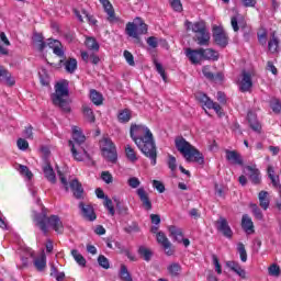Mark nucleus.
I'll list each match as a JSON object with an SVG mask.
<instances>
[{
	"label": "nucleus",
	"instance_id": "f257e3e1",
	"mask_svg": "<svg viewBox=\"0 0 281 281\" xmlns=\"http://www.w3.org/2000/svg\"><path fill=\"white\" fill-rule=\"evenodd\" d=\"M130 137L137 146L138 150L151 161V166H157V145L153 132L146 125L133 124L130 128Z\"/></svg>",
	"mask_w": 281,
	"mask_h": 281
},
{
	"label": "nucleus",
	"instance_id": "f03ea898",
	"mask_svg": "<svg viewBox=\"0 0 281 281\" xmlns=\"http://www.w3.org/2000/svg\"><path fill=\"white\" fill-rule=\"evenodd\" d=\"M85 142H87V136L82 133V128L72 126V140L68 142V146L76 161H83L85 157L86 159H91V155L85 148Z\"/></svg>",
	"mask_w": 281,
	"mask_h": 281
},
{
	"label": "nucleus",
	"instance_id": "7ed1b4c3",
	"mask_svg": "<svg viewBox=\"0 0 281 281\" xmlns=\"http://www.w3.org/2000/svg\"><path fill=\"white\" fill-rule=\"evenodd\" d=\"M35 223L40 227L43 234H49V227L56 232V234H63L65 226L58 215L47 216V209L43 207L42 212L35 215Z\"/></svg>",
	"mask_w": 281,
	"mask_h": 281
},
{
	"label": "nucleus",
	"instance_id": "20e7f679",
	"mask_svg": "<svg viewBox=\"0 0 281 281\" xmlns=\"http://www.w3.org/2000/svg\"><path fill=\"white\" fill-rule=\"evenodd\" d=\"M176 148L180 155H182L188 164L194 162L203 166L205 164V157L203 154L194 147L186 138L179 136L175 139Z\"/></svg>",
	"mask_w": 281,
	"mask_h": 281
},
{
	"label": "nucleus",
	"instance_id": "39448f33",
	"mask_svg": "<svg viewBox=\"0 0 281 281\" xmlns=\"http://www.w3.org/2000/svg\"><path fill=\"white\" fill-rule=\"evenodd\" d=\"M69 81L63 80L55 85V93L52 94V102L55 106H59L66 113L71 111L69 108Z\"/></svg>",
	"mask_w": 281,
	"mask_h": 281
},
{
	"label": "nucleus",
	"instance_id": "423d86ee",
	"mask_svg": "<svg viewBox=\"0 0 281 281\" xmlns=\"http://www.w3.org/2000/svg\"><path fill=\"white\" fill-rule=\"evenodd\" d=\"M184 25L190 32L192 30L195 34L194 41L200 47H209L210 46V32L207 31V26L205 25L204 21H199L195 23H192L190 21H186Z\"/></svg>",
	"mask_w": 281,
	"mask_h": 281
},
{
	"label": "nucleus",
	"instance_id": "0eeeda50",
	"mask_svg": "<svg viewBox=\"0 0 281 281\" xmlns=\"http://www.w3.org/2000/svg\"><path fill=\"white\" fill-rule=\"evenodd\" d=\"M125 33L131 38H135V43L142 44V38L139 36L148 34V24L142 20V18H136L134 22H128L125 26Z\"/></svg>",
	"mask_w": 281,
	"mask_h": 281
},
{
	"label": "nucleus",
	"instance_id": "6e6552de",
	"mask_svg": "<svg viewBox=\"0 0 281 281\" xmlns=\"http://www.w3.org/2000/svg\"><path fill=\"white\" fill-rule=\"evenodd\" d=\"M100 148L102 156L110 161V164H117V149L111 138H102L100 140Z\"/></svg>",
	"mask_w": 281,
	"mask_h": 281
},
{
	"label": "nucleus",
	"instance_id": "1a4fd4ad",
	"mask_svg": "<svg viewBox=\"0 0 281 281\" xmlns=\"http://www.w3.org/2000/svg\"><path fill=\"white\" fill-rule=\"evenodd\" d=\"M195 98L198 102L202 104V106H206V109H213V111H215L218 117H223V115H225V112H223V108L221 106V104L212 101V99H210L207 94L200 92L195 95Z\"/></svg>",
	"mask_w": 281,
	"mask_h": 281
},
{
	"label": "nucleus",
	"instance_id": "9d476101",
	"mask_svg": "<svg viewBox=\"0 0 281 281\" xmlns=\"http://www.w3.org/2000/svg\"><path fill=\"white\" fill-rule=\"evenodd\" d=\"M61 60H59L58 64L55 63H50V67H57V69H60V67H65V71L67 74H75L76 69H78V60L76 58H68L66 59V57H60ZM66 59V60H65Z\"/></svg>",
	"mask_w": 281,
	"mask_h": 281
},
{
	"label": "nucleus",
	"instance_id": "9b49d317",
	"mask_svg": "<svg viewBox=\"0 0 281 281\" xmlns=\"http://www.w3.org/2000/svg\"><path fill=\"white\" fill-rule=\"evenodd\" d=\"M156 240L165 249L166 256H175V246H172V243H170V239H168L164 232L157 233Z\"/></svg>",
	"mask_w": 281,
	"mask_h": 281
},
{
	"label": "nucleus",
	"instance_id": "f8f14e48",
	"mask_svg": "<svg viewBox=\"0 0 281 281\" xmlns=\"http://www.w3.org/2000/svg\"><path fill=\"white\" fill-rule=\"evenodd\" d=\"M252 87H254V81L251 79V72L247 70H243L241 80L239 82V91H241V93H247L251 91Z\"/></svg>",
	"mask_w": 281,
	"mask_h": 281
},
{
	"label": "nucleus",
	"instance_id": "ddd939ff",
	"mask_svg": "<svg viewBox=\"0 0 281 281\" xmlns=\"http://www.w3.org/2000/svg\"><path fill=\"white\" fill-rule=\"evenodd\" d=\"M136 194L143 205V209H145L146 212H150V210H153V201H150V195L146 189H144V187L138 188L136 190Z\"/></svg>",
	"mask_w": 281,
	"mask_h": 281
},
{
	"label": "nucleus",
	"instance_id": "4468645a",
	"mask_svg": "<svg viewBox=\"0 0 281 281\" xmlns=\"http://www.w3.org/2000/svg\"><path fill=\"white\" fill-rule=\"evenodd\" d=\"M79 210L81 211V216L86 221L93 222L95 218H98V215H95V210L91 204H85V202H79Z\"/></svg>",
	"mask_w": 281,
	"mask_h": 281
},
{
	"label": "nucleus",
	"instance_id": "2eb2a0df",
	"mask_svg": "<svg viewBox=\"0 0 281 281\" xmlns=\"http://www.w3.org/2000/svg\"><path fill=\"white\" fill-rule=\"evenodd\" d=\"M213 38L220 47H227V43L229 41V37H227V33L218 26L214 27L213 32Z\"/></svg>",
	"mask_w": 281,
	"mask_h": 281
},
{
	"label": "nucleus",
	"instance_id": "dca6fc26",
	"mask_svg": "<svg viewBox=\"0 0 281 281\" xmlns=\"http://www.w3.org/2000/svg\"><path fill=\"white\" fill-rule=\"evenodd\" d=\"M69 188L72 192V195L77 200H82L85 199V188H82V183L78 181V179H74L69 182Z\"/></svg>",
	"mask_w": 281,
	"mask_h": 281
},
{
	"label": "nucleus",
	"instance_id": "f3484780",
	"mask_svg": "<svg viewBox=\"0 0 281 281\" xmlns=\"http://www.w3.org/2000/svg\"><path fill=\"white\" fill-rule=\"evenodd\" d=\"M46 47L53 49V54H55V56H58V58H65V50H63V44L60 43V41L48 38L46 42Z\"/></svg>",
	"mask_w": 281,
	"mask_h": 281
},
{
	"label": "nucleus",
	"instance_id": "a211bd4d",
	"mask_svg": "<svg viewBox=\"0 0 281 281\" xmlns=\"http://www.w3.org/2000/svg\"><path fill=\"white\" fill-rule=\"evenodd\" d=\"M226 267L231 269V271L236 273V276L241 278V280H247V270H245V268H243V266H240L238 261H234V260L227 261Z\"/></svg>",
	"mask_w": 281,
	"mask_h": 281
},
{
	"label": "nucleus",
	"instance_id": "6ab92c4d",
	"mask_svg": "<svg viewBox=\"0 0 281 281\" xmlns=\"http://www.w3.org/2000/svg\"><path fill=\"white\" fill-rule=\"evenodd\" d=\"M186 56L187 58H189L192 65H199V63L203 60V53H201V48H198V49L187 48Z\"/></svg>",
	"mask_w": 281,
	"mask_h": 281
},
{
	"label": "nucleus",
	"instance_id": "aec40b11",
	"mask_svg": "<svg viewBox=\"0 0 281 281\" xmlns=\"http://www.w3.org/2000/svg\"><path fill=\"white\" fill-rule=\"evenodd\" d=\"M217 225L218 232H221L225 238H232V236H234V232L232 231V227H229L226 218L221 217L217 221Z\"/></svg>",
	"mask_w": 281,
	"mask_h": 281
},
{
	"label": "nucleus",
	"instance_id": "412c9836",
	"mask_svg": "<svg viewBox=\"0 0 281 281\" xmlns=\"http://www.w3.org/2000/svg\"><path fill=\"white\" fill-rule=\"evenodd\" d=\"M248 124L255 133H260L262 131V125L258 122V115L255 112L249 111L247 113Z\"/></svg>",
	"mask_w": 281,
	"mask_h": 281
},
{
	"label": "nucleus",
	"instance_id": "4be33fe9",
	"mask_svg": "<svg viewBox=\"0 0 281 281\" xmlns=\"http://www.w3.org/2000/svg\"><path fill=\"white\" fill-rule=\"evenodd\" d=\"M226 160L233 164L234 166H243V156L236 150L225 149Z\"/></svg>",
	"mask_w": 281,
	"mask_h": 281
},
{
	"label": "nucleus",
	"instance_id": "5701e85b",
	"mask_svg": "<svg viewBox=\"0 0 281 281\" xmlns=\"http://www.w3.org/2000/svg\"><path fill=\"white\" fill-rule=\"evenodd\" d=\"M202 74L204 78H206V80H210L211 82H215V80H223V74L222 72L214 74L212 71V67L210 66H204L202 68Z\"/></svg>",
	"mask_w": 281,
	"mask_h": 281
},
{
	"label": "nucleus",
	"instance_id": "b1692460",
	"mask_svg": "<svg viewBox=\"0 0 281 281\" xmlns=\"http://www.w3.org/2000/svg\"><path fill=\"white\" fill-rule=\"evenodd\" d=\"M0 82H3L8 87H14L15 85L12 74H10L9 70L3 66H0Z\"/></svg>",
	"mask_w": 281,
	"mask_h": 281
},
{
	"label": "nucleus",
	"instance_id": "393cba45",
	"mask_svg": "<svg viewBox=\"0 0 281 281\" xmlns=\"http://www.w3.org/2000/svg\"><path fill=\"white\" fill-rule=\"evenodd\" d=\"M168 232H169V236L171 238H173V240H176V243H181L183 240V229H181L175 225H170L168 227Z\"/></svg>",
	"mask_w": 281,
	"mask_h": 281
},
{
	"label": "nucleus",
	"instance_id": "a878e982",
	"mask_svg": "<svg viewBox=\"0 0 281 281\" xmlns=\"http://www.w3.org/2000/svg\"><path fill=\"white\" fill-rule=\"evenodd\" d=\"M33 43L35 47H37L38 52H44L47 47V43L45 42V37L41 33L33 34Z\"/></svg>",
	"mask_w": 281,
	"mask_h": 281
},
{
	"label": "nucleus",
	"instance_id": "bb28decb",
	"mask_svg": "<svg viewBox=\"0 0 281 281\" xmlns=\"http://www.w3.org/2000/svg\"><path fill=\"white\" fill-rule=\"evenodd\" d=\"M33 265L36 271H45V269H47V256H45V254H42L40 257L34 259Z\"/></svg>",
	"mask_w": 281,
	"mask_h": 281
},
{
	"label": "nucleus",
	"instance_id": "cd10ccee",
	"mask_svg": "<svg viewBox=\"0 0 281 281\" xmlns=\"http://www.w3.org/2000/svg\"><path fill=\"white\" fill-rule=\"evenodd\" d=\"M104 12L108 14V21L110 23H121L122 20L117 16H115V9H113V4L110 2V4L105 5Z\"/></svg>",
	"mask_w": 281,
	"mask_h": 281
},
{
	"label": "nucleus",
	"instance_id": "c85d7f7f",
	"mask_svg": "<svg viewBox=\"0 0 281 281\" xmlns=\"http://www.w3.org/2000/svg\"><path fill=\"white\" fill-rule=\"evenodd\" d=\"M247 170L249 171V179L251 183H254V186H260V181H262V179L260 178V170L251 166H248Z\"/></svg>",
	"mask_w": 281,
	"mask_h": 281
},
{
	"label": "nucleus",
	"instance_id": "c756f323",
	"mask_svg": "<svg viewBox=\"0 0 281 281\" xmlns=\"http://www.w3.org/2000/svg\"><path fill=\"white\" fill-rule=\"evenodd\" d=\"M43 172L47 181L50 183H56V172H54V168H52V165L47 162L43 167Z\"/></svg>",
	"mask_w": 281,
	"mask_h": 281
},
{
	"label": "nucleus",
	"instance_id": "7c9ffc66",
	"mask_svg": "<svg viewBox=\"0 0 281 281\" xmlns=\"http://www.w3.org/2000/svg\"><path fill=\"white\" fill-rule=\"evenodd\" d=\"M278 47H280V40L278 38V35H276V32H272L268 42V49L271 54H276Z\"/></svg>",
	"mask_w": 281,
	"mask_h": 281
},
{
	"label": "nucleus",
	"instance_id": "2f4dec72",
	"mask_svg": "<svg viewBox=\"0 0 281 281\" xmlns=\"http://www.w3.org/2000/svg\"><path fill=\"white\" fill-rule=\"evenodd\" d=\"M167 271L171 278H179L181 276V263L179 262H172L167 267Z\"/></svg>",
	"mask_w": 281,
	"mask_h": 281
},
{
	"label": "nucleus",
	"instance_id": "473e14b6",
	"mask_svg": "<svg viewBox=\"0 0 281 281\" xmlns=\"http://www.w3.org/2000/svg\"><path fill=\"white\" fill-rule=\"evenodd\" d=\"M201 54L203 60H218V53L213 48H201Z\"/></svg>",
	"mask_w": 281,
	"mask_h": 281
},
{
	"label": "nucleus",
	"instance_id": "72a5a7b5",
	"mask_svg": "<svg viewBox=\"0 0 281 281\" xmlns=\"http://www.w3.org/2000/svg\"><path fill=\"white\" fill-rule=\"evenodd\" d=\"M241 228L244 229V232H250L251 234H254L255 232L254 221H251L248 214H244L241 217Z\"/></svg>",
	"mask_w": 281,
	"mask_h": 281
},
{
	"label": "nucleus",
	"instance_id": "f704fd0d",
	"mask_svg": "<svg viewBox=\"0 0 281 281\" xmlns=\"http://www.w3.org/2000/svg\"><path fill=\"white\" fill-rule=\"evenodd\" d=\"M90 100L95 104V106H101V104L104 102V97L102 93L98 92V90L92 89L90 90Z\"/></svg>",
	"mask_w": 281,
	"mask_h": 281
},
{
	"label": "nucleus",
	"instance_id": "c9c22d12",
	"mask_svg": "<svg viewBox=\"0 0 281 281\" xmlns=\"http://www.w3.org/2000/svg\"><path fill=\"white\" fill-rule=\"evenodd\" d=\"M131 117H133V113L128 109L121 110L117 114L121 124H127V122H131Z\"/></svg>",
	"mask_w": 281,
	"mask_h": 281
},
{
	"label": "nucleus",
	"instance_id": "e433bc0d",
	"mask_svg": "<svg viewBox=\"0 0 281 281\" xmlns=\"http://www.w3.org/2000/svg\"><path fill=\"white\" fill-rule=\"evenodd\" d=\"M258 199L260 207H262V210H269V192L260 191L258 194Z\"/></svg>",
	"mask_w": 281,
	"mask_h": 281
},
{
	"label": "nucleus",
	"instance_id": "4c0bfd02",
	"mask_svg": "<svg viewBox=\"0 0 281 281\" xmlns=\"http://www.w3.org/2000/svg\"><path fill=\"white\" fill-rule=\"evenodd\" d=\"M269 106L272 110V113H274L276 115H280L281 113V100L273 97L270 99L269 101Z\"/></svg>",
	"mask_w": 281,
	"mask_h": 281
},
{
	"label": "nucleus",
	"instance_id": "58836bf2",
	"mask_svg": "<svg viewBox=\"0 0 281 281\" xmlns=\"http://www.w3.org/2000/svg\"><path fill=\"white\" fill-rule=\"evenodd\" d=\"M268 177L273 188H280V176H276V170L271 166L268 167Z\"/></svg>",
	"mask_w": 281,
	"mask_h": 281
},
{
	"label": "nucleus",
	"instance_id": "ea45409f",
	"mask_svg": "<svg viewBox=\"0 0 281 281\" xmlns=\"http://www.w3.org/2000/svg\"><path fill=\"white\" fill-rule=\"evenodd\" d=\"M82 113L85 115V117H87L88 122H90V124H93L95 122V114H93V109H91V106L83 104L82 105Z\"/></svg>",
	"mask_w": 281,
	"mask_h": 281
},
{
	"label": "nucleus",
	"instance_id": "a19ab883",
	"mask_svg": "<svg viewBox=\"0 0 281 281\" xmlns=\"http://www.w3.org/2000/svg\"><path fill=\"white\" fill-rule=\"evenodd\" d=\"M71 256L74 260L79 263L80 267H87V259H85V256L80 254L77 249L71 250Z\"/></svg>",
	"mask_w": 281,
	"mask_h": 281
},
{
	"label": "nucleus",
	"instance_id": "79ce46f5",
	"mask_svg": "<svg viewBox=\"0 0 281 281\" xmlns=\"http://www.w3.org/2000/svg\"><path fill=\"white\" fill-rule=\"evenodd\" d=\"M125 156L132 164H135V161H137V153L131 145L125 146Z\"/></svg>",
	"mask_w": 281,
	"mask_h": 281
},
{
	"label": "nucleus",
	"instance_id": "37998d69",
	"mask_svg": "<svg viewBox=\"0 0 281 281\" xmlns=\"http://www.w3.org/2000/svg\"><path fill=\"white\" fill-rule=\"evenodd\" d=\"M114 202L116 203L117 214H120V216H128V206L119 199H115Z\"/></svg>",
	"mask_w": 281,
	"mask_h": 281
},
{
	"label": "nucleus",
	"instance_id": "c03bdc74",
	"mask_svg": "<svg viewBox=\"0 0 281 281\" xmlns=\"http://www.w3.org/2000/svg\"><path fill=\"white\" fill-rule=\"evenodd\" d=\"M86 47L92 52H100V44H98V41H95L94 37L86 38Z\"/></svg>",
	"mask_w": 281,
	"mask_h": 281
},
{
	"label": "nucleus",
	"instance_id": "a18cd8bd",
	"mask_svg": "<svg viewBox=\"0 0 281 281\" xmlns=\"http://www.w3.org/2000/svg\"><path fill=\"white\" fill-rule=\"evenodd\" d=\"M154 65L157 74H159L164 82H168V76L166 75V69H164V66L159 61H157V59H154Z\"/></svg>",
	"mask_w": 281,
	"mask_h": 281
},
{
	"label": "nucleus",
	"instance_id": "49530a36",
	"mask_svg": "<svg viewBox=\"0 0 281 281\" xmlns=\"http://www.w3.org/2000/svg\"><path fill=\"white\" fill-rule=\"evenodd\" d=\"M120 278L122 281H133V277H131V272H128L126 265H121Z\"/></svg>",
	"mask_w": 281,
	"mask_h": 281
},
{
	"label": "nucleus",
	"instance_id": "de8ad7c7",
	"mask_svg": "<svg viewBox=\"0 0 281 281\" xmlns=\"http://www.w3.org/2000/svg\"><path fill=\"white\" fill-rule=\"evenodd\" d=\"M138 254L139 256L143 257V259L146 261V262H150V258H153V251H150V249L146 248V247H140L138 249Z\"/></svg>",
	"mask_w": 281,
	"mask_h": 281
},
{
	"label": "nucleus",
	"instance_id": "09e8293b",
	"mask_svg": "<svg viewBox=\"0 0 281 281\" xmlns=\"http://www.w3.org/2000/svg\"><path fill=\"white\" fill-rule=\"evenodd\" d=\"M268 273H269V276H272L273 278H280V276H281L280 266H278V263L270 265L268 268Z\"/></svg>",
	"mask_w": 281,
	"mask_h": 281
},
{
	"label": "nucleus",
	"instance_id": "8fccbe9b",
	"mask_svg": "<svg viewBox=\"0 0 281 281\" xmlns=\"http://www.w3.org/2000/svg\"><path fill=\"white\" fill-rule=\"evenodd\" d=\"M237 251L239 254V258H240L241 262H247V249H245V244L238 243Z\"/></svg>",
	"mask_w": 281,
	"mask_h": 281
},
{
	"label": "nucleus",
	"instance_id": "3c124183",
	"mask_svg": "<svg viewBox=\"0 0 281 281\" xmlns=\"http://www.w3.org/2000/svg\"><path fill=\"white\" fill-rule=\"evenodd\" d=\"M250 209L252 211V214L257 221H262L265 218V215L262 214V211L258 206V204H250Z\"/></svg>",
	"mask_w": 281,
	"mask_h": 281
},
{
	"label": "nucleus",
	"instance_id": "603ef678",
	"mask_svg": "<svg viewBox=\"0 0 281 281\" xmlns=\"http://www.w3.org/2000/svg\"><path fill=\"white\" fill-rule=\"evenodd\" d=\"M19 171L22 177H26V179L32 180V177H34V173L31 172L30 168L24 165H19Z\"/></svg>",
	"mask_w": 281,
	"mask_h": 281
},
{
	"label": "nucleus",
	"instance_id": "864d4df0",
	"mask_svg": "<svg viewBox=\"0 0 281 281\" xmlns=\"http://www.w3.org/2000/svg\"><path fill=\"white\" fill-rule=\"evenodd\" d=\"M103 205L104 207H106L111 216H115V206H113V200H111L110 198H105Z\"/></svg>",
	"mask_w": 281,
	"mask_h": 281
},
{
	"label": "nucleus",
	"instance_id": "5fc2aeb1",
	"mask_svg": "<svg viewBox=\"0 0 281 281\" xmlns=\"http://www.w3.org/2000/svg\"><path fill=\"white\" fill-rule=\"evenodd\" d=\"M57 168V175L59 177L60 183L64 186L66 192H69V182L67 181V178L65 177V173L60 170V168Z\"/></svg>",
	"mask_w": 281,
	"mask_h": 281
},
{
	"label": "nucleus",
	"instance_id": "6e6d98bb",
	"mask_svg": "<svg viewBox=\"0 0 281 281\" xmlns=\"http://www.w3.org/2000/svg\"><path fill=\"white\" fill-rule=\"evenodd\" d=\"M98 265L101 266L102 269H111V262L104 255L98 257Z\"/></svg>",
	"mask_w": 281,
	"mask_h": 281
},
{
	"label": "nucleus",
	"instance_id": "4d7b16f0",
	"mask_svg": "<svg viewBox=\"0 0 281 281\" xmlns=\"http://www.w3.org/2000/svg\"><path fill=\"white\" fill-rule=\"evenodd\" d=\"M123 56H124L127 65H130V67H135V57L133 56L132 52L124 50Z\"/></svg>",
	"mask_w": 281,
	"mask_h": 281
},
{
	"label": "nucleus",
	"instance_id": "13d9d810",
	"mask_svg": "<svg viewBox=\"0 0 281 281\" xmlns=\"http://www.w3.org/2000/svg\"><path fill=\"white\" fill-rule=\"evenodd\" d=\"M169 3L175 10V12H182L183 11V4H181V0H169Z\"/></svg>",
	"mask_w": 281,
	"mask_h": 281
},
{
	"label": "nucleus",
	"instance_id": "bf43d9fd",
	"mask_svg": "<svg viewBox=\"0 0 281 281\" xmlns=\"http://www.w3.org/2000/svg\"><path fill=\"white\" fill-rule=\"evenodd\" d=\"M127 184L130 186V188L135 190L139 188V186H142V181H139V178L137 177H132L127 180Z\"/></svg>",
	"mask_w": 281,
	"mask_h": 281
},
{
	"label": "nucleus",
	"instance_id": "052dcab7",
	"mask_svg": "<svg viewBox=\"0 0 281 281\" xmlns=\"http://www.w3.org/2000/svg\"><path fill=\"white\" fill-rule=\"evenodd\" d=\"M153 188H155V190H157L160 194L166 192V186H164L159 180H153Z\"/></svg>",
	"mask_w": 281,
	"mask_h": 281
},
{
	"label": "nucleus",
	"instance_id": "680f3d73",
	"mask_svg": "<svg viewBox=\"0 0 281 281\" xmlns=\"http://www.w3.org/2000/svg\"><path fill=\"white\" fill-rule=\"evenodd\" d=\"M34 127L32 125H29L24 128L23 135L26 139H34Z\"/></svg>",
	"mask_w": 281,
	"mask_h": 281
},
{
	"label": "nucleus",
	"instance_id": "e2e57ef3",
	"mask_svg": "<svg viewBox=\"0 0 281 281\" xmlns=\"http://www.w3.org/2000/svg\"><path fill=\"white\" fill-rule=\"evenodd\" d=\"M101 179L102 181H104V183H113V175H111V172L109 171H102L101 172Z\"/></svg>",
	"mask_w": 281,
	"mask_h": 281
},
{
	"label": "nucleus",
	"instance_id": "0e129e2a",
	"mask_svg": "<svg viewBox=\"0 0 281 281\" xmlns=\"http://www.w3.org/2000/svg\"><path fill=\"white\" fill-rule=\"evenodd\" d=\"M240 27H241V32L244 33V40L246 42H249V40L251 38V29H249L247 24H244Z\"/></svg>",
	"mask_w": 281,
	"mask_h": 281
},
{
	"label": "nucleus",
	"instance_id": "69168bd1",
	"mask_svg": "<svg viewBox=\"0 0 281 281\" xmlns=\"http://www.w3.org/2000/svg\"><path fill=\"white\" fill-rule=\"evenodd\" d=\"M168 168L175 172L177 170V158L172 155L168 156Z\"/></svg>",
	"mask_w": 281,
	"mask_h": 281
},
{
	"label": "nucleus",
	"instance_id": "338daca9",
	"mask_svg": "<svg viewBox=\"0 0 281 281\" xmlns=\"http://www.w3.org/2000/svg\"><path fill=\"white\" fill-rule=\"evenodd\" d=\"M18 148L20 150H27V148H30V143H27V140H25L24 138H19Z\"/></svg>",
	"mask_w": 281,
	"mask_h": 281
},
{
	"label": "nucleus",
	"instance_id": "774afa93",
	"mask_svg": "<svg viewBox=\"0 0 281 281\" xmlns=\"http://www.w3.org/2000/svg\"><path fill=\"white\" fill-rule=\"evenodd\" d=\"M257 38H258L260 45H267V32L266 31L258 33Z\"/></svg>",
	"mask_w": 281,
	"mask_h": 281
}]
</instances>
